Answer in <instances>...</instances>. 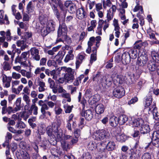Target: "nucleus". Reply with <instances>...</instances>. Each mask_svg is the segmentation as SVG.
<instances>
[{"mask_svg": "<svg viewBox=\"0 0 159 159\" xmlns=\"http://www.w3.org/2000/svg\"><path fill=\"white\" fill-rule=\"evenodd\" d=\"M65 79L69 83L72 82L74 79V76H70L69 75L65 74L64 76Z\"/></svg>", "mask_w": 159, "mask_h": 159, "instance_id": "a19ab883", "label": "nucleus"}, {"mask_svg": "<svg viewBox=\"0 0 159 159\" xmlns=\"http://www.w3.org/2000/svg\"><path fill=\"white\" fill-rule=\"evenodd\" d=\"M86 54L85 53H80L77 57V60L76 62V68H78L84 59Z\"/></svg>", "mask_w": 159, "mask_h": 159, "instance_id": "dca6fc26", "label": "nucleus"}, {"mask_svg": "<svg viewBox=\"0 0 159 159\" xmlns=\"http://www.w3.org/2000/svg\"><path fill=\"white\" fill-rule=\"evenodd\" d=\"M104 110V107L102 104L101 103L98 104L95 108V112L98 114H101L103 113Z\"/></svg>", "mask_w": 159, "mask_h": 159, "instance_id": "a878e982", "label": "nucleus"}, {"mask_svg": "<svg viewBox=\"0 0 159 159\" xmlns=\"http://www.w3.org/2000/svg\"><path fill=\"white\" fill-rule=\"evenodd\" d=\"M138 144V142H137L130 150L131 159H138L140 156L141 151L140 149H137Z\"/></svg>", "mask_w": 159, "mask_h": 159, "instance_id": "423d86ee", "label": "nucleus"}, {"mask_svg": "<svg viewBox=\"0 0 159 159\" xmlns=\"http://www.w3.org/2000/svg\"><path fill=\"white\" fill-rule=\"evenodd\" d=\"M148 44L146 42H142L141 40H139L136 41L134 46V48L137 49H140L141 48H144L147 46Z\"/></svg>", "mask_w": 159, "mask_h": 159, "instance_id": "aec40b11", "label": "nucleus"}, {"mask_svg": "<svg viewBox=\"0 0 159 159\" xmlns=\"http://www.w3.org/2000/svg\"><path fill=\"white\" fill-rule=\"evenodd\" d=\"M21 75L19 73H16L15 72H13L12 74V77L13 79L17 80L21 78Z\"/></svg>", "mask_w": 159, "mask_h": 159, "instance_id": "052dcab7", "label": "nucleus"}, {"mask_svg": "<svg viewBox=\"0 0 159 159\" xmlns=\"http://www.w3.org/2000/svg\"><path fill=\"white\" fill-rule=\"evenodd\" d=\"M95 42V38L94 37H92L89 38V41L88 42V45L89 47H91Z\"/></svg>", "mask_w": 159, "mask_h": 159, "instance_id": "bf43d9fd", "label": "nucleus"}, {"mask_svg": "<svg viewBox=\"0 0 159 159\" xmlns=\"http://www.w3.org/2000/svg\"><path fill=\"white\" fill-rule=\"evenodd\" d=\"M61 124V121H57L52 123V126H48L46 128L47 133L50 138V142L51 144L54 145L56 144V138L54 133L60 127Z\"/></svg>", "mask_w": 159, "mask_h": 159, "instance_id": "f257e3e1", "label": "nucleus"}, {"mask_svg": "<svg viewBox=\"0 0 159 159\" xmlns=\"http://www.w3.org/2000/svg\"><path fill=\"white\" fill-rule=\"evenodd\" d=\"M55 26V22L52 20L48 21L46 25V27L50 32L53 31L54 30Z\"/></svg>", "mask_w": 159, "mask_h": 159, "instance_id": "bb28decb", "label": "nucleus"}, {"mask_svg": "<svg viewBox=\"0 0 159 159\" xmlns=\"http://www.w3.org/2000/svg\"><path fill=\"white\" fill-rule=\"evenodd\" d=\"M77 7L76 5L73 3L69 8V11L70 13L74 14L75 13Z\"/></svg>", "mask_w": 159, "mask_h": 159, "instance_id": "37998d69", "label": "nucleus"}, {"mask_svg": "<svg viewBox=\"0 0 159 159\" xmlns=\"http://www.w3.org/2000/svg\"><path fill=\"white\" fill-rule=\"evenodd\" d=\"M102 24H101L99 23L97 28V30H96V33L98 34V35H101L102 34Z\"/></svg>", "mask_w": 159, "mask_h": 159, "instance_id": "0e129e2a", "label": "nucleus"}, {"mask_svg": "<svg viewBox=\"0 0 159 159\" xmlns=\"http://www.w3.org/2000/svg\"><path fill=\"white\" fill-rule=\"evenodd\" d=\"M55 114L59 115L61 113L62 110L59 107L55 106L54 109Z\"/></svg>", "mask_w": 159, "mask_h": 159, "instance_id": "3c124183", "label": "nucleus"}, {"mask_svg": "<svg viewBox=\"0 0 159 159\" xmlns=\"http://www.w3.org/2000/svg\"><path fill=\"white\" fill-rule=\"evenodd\" d=\"M35 83L37 84L39 86L38 91L39 92H42L45 90V83L39 78H38L37 80H36Z\"/></svg>", "mask_w": 159, "mask_h": 159, "instance_id": "4468645a", "label": "nucleus"}, {"mask_svg": "<svg viewBox=\"0 0 159 159\" xmlns=\"http://www.w3.org/2000/svg\"><path fill=\"white\" fill-rule=\"evenodd\" d=\"M86 12L82 7H81L76 10V16L78 19L80 20H82L86 17Z\"/></svg>", "mask_w": 159, "mask_h": 159, "instance_id": "9d476101", "label": "nucleus"}, {"mask_svg": "<svg viewBox=\"0 0 159 159\" xmlns=\"http://www.w3.org/2000/svg\"><path fill=\"white\" fill-rule=\"evenodd\" d=\"M29 52H24L22 53L20 57H17L15 59V62H20L22 61H26L27 59V56Z\"/></svg>", "mask_w": 159, "mask_h": 159, "instance_id": "4be33fe9", "label": "nucleus"}, {"mask_svg": "<svg viewBox=\"0 0 159 159\" xmlns=\"http://www.w3.org/2000/svg\"><path fill=\"white\" fill-rule=\"evenodd\" d=\"M80 129H75L74 132V135L76 139H78L80 136Z\"/></svg>", "mask_w": 159, "mask_h": 159, "instance_id": "6e6d98bb", "label": "nucleus"}, {"mask_svg": "<svg viewBox=\"0 0 159 159\" xmlns=\"http://www.w3.org/2000/svg\"><path fill=\"white\" fill-rule=\"evenodd\" d=\"M99 23L101 24H102H102H104L103 30L105 32L106 29L109 27V24L108 23L106 20L104 21L103 20H99Z\"/></svg>", "mask_w": 159, "mask_h": 159, "instance_id": "c03bdc74", "label": "nucleus"}, {"mask_svg": "<svg viewBox=\"0 0 159 159\" xmlns=\"http://www.w3.org/2000/svg\"><path fill=\"white\" fill-rule=\"evenodd\" d=\"M38 105L41 106L40 111L42 115L44 116H46L48 115L49 116H51V112L48 111H46L49 109V107L46 103H45V101L40 100L38 102Z\"/></svg>", "mask_w": 159, "mask_h": 159, "instance_id": "39448f33", "label": "nucleus"}, {"mask_svg": "<svg viewBox=\"0 0 159 159\" xmlns=\"http://www.w3.org/2000/svg\"><path fill=\"white\" fill-rule=\"evenodd\" d=\"M140 130L141 134H144L149 133L150 128L148 125L144 124L140 128Z\"/></svg>", "mask_w": 159, "mask_h": 159, "instance_id": "393cba45", "label": "nucleus"}, {"mask_svg": "<svg viewBox=\"0 0 159 159\" xmlns=\"http://www.w3.org/2000/svg\"><path fill=\"white\" fill-rule=\"evenodd\" d=\"M5 38L7 41H10L12 39V37L11 36V31L10 30H7L5 32Z\"/></svg>", "mask_w": 159, "mask_h": 159, "instance_id": "4c0bfd02", "label": "nucleus"}, {"mask_svg": "<svg viewBox=\"0 0 159 159\" xmlns=\"http://www.w3.org/2000/svg\"><path fill=\"white\" fill-rule=\"evenodd\" d=\"M151 56L153 60L157 63L159 62V52L152 51L151 52Z\"/></svg>", "mask_w": 159, "mask_h": 159, "instance_id": "2f4dec72", "label": "nucleus"}, {"mask_svg": "<svg viewBox=\"0 0 159 159\" xmlns=\"http://www.w3.org/2000/svg\"><path fill=\"white\" fill-rule=\"evenodd\" d=\"M128 52L129 55L130 56L131 58L135 59L137 57V51L136 50L130 49L129 50Z\"/></svg>", "mask_w": 159, "mask_h": 159, "instance_id": "473e14b6", "label": "nucleus"}, {"mask_svg": "<svg viewBox=\"0 0 159 159\" xmlns=\"http://www.w3.org/2000/svg\"><path fill=\"white\" fill-rule=\"evenodd\" d=\"M128 120V118L125 115H120L118 118V122L120 125L124 124Z\"/></svg>", "mask_w": 159, "mask_h": 159, "instance_id": "7c9ffc66", "label": "nucleus"}, {"mask_svg": "<svg viewBox=\"0 0 159 159\" xmlns=\"http://www.w3.org/2000/svg\"><path fill=\"white\" fill-rule=\"evenodd\" d=\"M148 60L146 56H141L138 57L137 63L139 66H143L146 64Z\"/></svg>", "mask_w": 159, "mask_h": 159, "instance_id": "ddd939ff", "label": "nucleus"}, {"mask_svg": "<svg viewBox=\"0 0 159 159\" xmlns=\"http://www.w3.org/2000/svg\"><path fill=\"white\" fill-rule=\"evenodd\" d=\"M67 28L64 23H63L61 25H59L58 30V37L62 36V38L65 39L68 44L71 42V39L66 36Z\"/></svg>", "mask_w": 159, "mask_h": 159, "instance_id": "20e7f679", "label": "nucleus"}, {"mask_svg": "<svg viewBox=\"0 0 159 159\" xmlns=\"http://www.w3.org/2000/svg\"><path fill=\"white\" fill-rule=\"evenodd\" d=\"M0 34L2 36V37H0V43L3 42L6 39L5 38V32L3 31H1L0 32Z\"/></svg>", "mask_w": 159, "mask_h": 159, "instance_id": "69168bd1", "label": "nucleus"}, {"mask_svg": "<svg viewBox=\"0 0 159 159\" xmlns=\"http://www.w3.org/2000/svg\"><path fill=\"white\" fill-rule=\"evenodd\" d=\"M133 24L132 26V28L133 29H138L139 28V25L138 24V21L136 18H134L133 20Z\"/></svg>", "mask_w": 159, "mask_h": 159, "instance_id": "09e8293b", "label": "nucleus"}, {"mask_svg": "<svg viewBox=\"0 0 159 159\" xmlns=\"http://www.w3.org/2000/svg\"><path fill=\"white\" fill-rule=\"evenodd\" d=\"M113 25L114 27V29L117 30V29H120V27L118 24V20L114 19L113 20Z\"/></svg>", "mask_w": 159, "mask_h": 159, "instance_id": "13d9d810", "label": "nucleus"}, {"mask_svg": "<svg viewBox=\"0 0 159 159\" xmlns=\"http://www.w3.org/2000/svg\"><path fill=\"white\" fill-rule=\"evenodd\" d=\"M31 110L33 112V114L36 115L38 114V107L35 105H32L30 107Z\"/></svg>", "mask_w": 159, "mask_h": 159, "instance_id": "de8ad7c7", "label": "nucleus"}, {"mask_svg": "<svg viewBox=\"0 0 159 159\" xmlns=\"http://www.w3.org/2000/svg\"><path fill=\"white\" fill-rule=\"evenodd\" d=\"M64 107L65 109V112L66 113H70L71 111L73 106L64 105Z\"/></svg>", "mask_w": 159, "mask_h": 159, "instance_id": "680f3d73", "label": "nucleus"}, {"mask_svg": "<svg viewBox=\"0 0 159 159\" xmlns=\"http://www.w3.org/2000/svg\"><path fill=\"white\" fill-rule=\"evenodd\" d=\"M32 34L31 32H27L24 34V38L26 40L29 39L30 40H32Z\"/></svg>", "mask_w": 159, "mask_h": 159, "instance_id": "a18cd8bd", "label": "nucleus"}, {"mask_svg": "<svg viewBox=\"0 0 159 159\" xmlns=\"http://www.w3.org/2000/svg\"><path fill=\"white\" fill-rule=\"evenodd\" d=\"M23 94H24L23 97V100L26 102V104L28 105L30 104V100L29 97L27 94H24V93H23Z\"/></svg>", "mask_w": 159, "mask_h": 159, "instance_id": "603ef678", "label": "nucleus"}, {"mask_svg": "<svg viewBox=\"0 0 159 159\" xmlns=\"http://www.w3.org/2000/svg\"><path fill=\"white\" fill-rule=\"evenodd\" d=\"M30 53L33 58L39 61L40 59V56L39 55V50L35 48H31L30 49Z\"/></svg>", "mask_w": 159, "mask_h": 159, "instance_id": "f8f14e48", "label": "nucleus"}, {"mask_svg": "<svg viewBox=\"0 0 159 159\" xmlns=\"http://www.w3.org/2000/svg\"><path fill=\"white\" fill-rule=\"evenodd\" d=\"M148 110H151L148 112V114L152 113L153 118L156 120H159V114L157 111V109L156 107L153 106L152 107L148 108Z\"/></svg>", "mask_w": 159, "mask_h": 159, "instance_id": "2eb2a0df", "label": "nucleus"}, {"mask_svg": "<svg viewBox=\"0 0 159 159\" xmlns=\"http://www.w3.org/2000/svg\"><path fill=\"white\" fill-rule=\"evenodd\" d=\"M97 60V54L92 53L91 55L90 63L91 64Z\"/></svg>", "mask_w": 159, "mask_h": 159, "instance_id": "338daca9", "label": "nucleus"}, {"mask_svg": "<svg viewBox=\"0 0 159 159\" xmlns=\"http://www.w3.org/2000/svg\"><path fill=\"white\" fill-rule=\"evenodd\" d=\"M20 113V117L22 118L24 120H26L29 117L28 113L25 111H23L21 112Z\"/></svg>", "mask_w": 159, "mask_h": 159, "instance_id": "864d4df0", "label": "nucleus"}, {"mask_svg": "<svg viewBox=\"0 0 159 159\" xmlns=\"http://www.w3.org/2000/svg\"><path fill=\"white\" fill-rule=\"evenodd\" d=\"M52 2L50 3L51 5H52V8L54 10L56 16L59 20L61 21V19L60 18V16L58 13V11L57 9V7L55 5H59L60 6V1L58 0H52Z\"/></svg>", "mask_w": 159, "mask_h": 159, "instance_id": "1a4fd4ad", "label": "nucleus"}, {"mask_svg": "<svg viewBox=\"0 0 159 159\" xmlns=\"http://www.w3.org/2000/svg\"><path fill=\"white\" fill-rule=\"evenodd\" d=\"M54 135H55L56 139H57L58 140L61 142L64 141L62 130L61 129H58L54 133Z\"/></svg>", "mask_w": 159, "mask_h": 159, "instance_id": "5701e85b", "label": "nucleus"}, {"mask_svg": "<svg viewBox=\"0 0 159 159\" xmlns=\"http://www.w3.org/2000/svg\"><path fill=\"white\" fill-rule=\"evenodd\" d=\"M21 119H20V120L16 124L15 126L16 128L20 129H24L25 127V125L22 121H20Z\"/></svg>", "mask_w": 159, "mask_h": 159, "instance_id": "f704fd0d", "label": "nucleus"}, {"mask_svg": "<svg viewBox=\"0 0 159 159\" xmlns=\"http://www.w3.org/2000/svg\"><path fill=\"white\" fill-rule=\"evenodd\" d=\"M39 20L41 24H43L44 26L43 27H41V32L43 36H45L47 35L50 32V31L46 27V24L44 22H46L47 20L46 18H44L43 20V17L42 16H40L39 17Z\"/></svg>", "mask_w": 159, "mask_h": 159, "instance_id": "0eeeda50", "label": "nucleus"}, {"mask_svg": "<svg viewBox=\"0 0 159 159\" xmlns=\"http://www.w3.org/2000/svg\"><path fill=\"white\" fill-rule=\"evenodd\" d=\"M109 121L110 125L112 127H116L119 123L118 118L115 116H111Z\"/></svg>", "mask_w": 159, "mask_h": 159, "instance_id": "b1692460", "label": "nucleus"}, {"mask_svg": "<svg viewBox=\"0 0 159 159\" xmlns=\"http://www.w3.org/2000/svg\"><path fill=\"white\" fill-rule=\"evenodd\" d=\"M105 145L104 143H100L97 146V149L99 153H100L104 150L105 148Z\"/></svg>", "mask_w": 159, "mask_h": 159, "instance_id": "e433bc0d", "label": "nucleus"}, {"mask_svg": "<svg viewBox=\"0 0 159 159\" xmlns=\"http://www.w3.org/2000/svg\"><path fill=\"white\" fill-rule=\"evenodd\" d=\"M0 23L6 24H9L7 16L6 14H4V11L3 10H0Z\"/></svg>", "mask_w": 159, "mask_h": 159, "instance_id": "6ab92c4d", "label": "nucleus"}, {"mask_svg": "<svg viewBox=\"0 0 159 159\" xmlns=\"http://www.w3.org/2000/svg\"><path fill=\"white\" fill-rule=\"evenodd\" d=\"M111 5V2L110 0L103 1V5L104 8H106L107 7H110Z\"/></svg>", "mask_w": 159, "mask_h": 159, "instance_id": "49530a36", "label": "nucleus"}, {"mask_svg": "<svg viewBox=\"0 0 159 159\" xmlns=\"http://www.w3.org/2000/svg\"><path fill=\"white\" fill-rule=\"evenodd\" d=\"M116 138L117 141L123 142L127 139L126 136L124 134H118L116 135Z\"/></svg>", "mask_w": 159, "mask_h": 159, "instance_id": "c756f323", "label": "nucleus"}, {"mask_svg": "<svg viewBox=\"0 0 159 159\" xmlns=\"http://www.w3.org/2000/svg\"><path fill=\"white\" fill-rule=\"evenodd\" d=\"M152 98L151 97L147 98L146 100L145 110L148 111V112L151 111V110H148V108L153 106L156 107L155 103L152 102Z\"/></svg>", "mask_w": 159, "mask_h": 159, "instance_id": "412c9836", "label": "nucleus"}, {"mask_svg": "<svg viewBox=\"0 0 159 159\" xmlns=\"http://www.w3.org/2000/svg\"><path fill=\"white\" fill-rule=\"evenodd\" d=\"M97 146L96 143L93 141H91L88 145V147L91 150H93L97 148Z\"/></svg>", "mask_w": 159, "mask_h": 159, "instance_id": "58836bf2", "label": "nucleus"}, {"mask_svg": "<svg viewBox=\"0 0 159 159\" xmlns=\"http://www.w3.org/2000/svg\"><path fill=\"white\" fill-rule=\"evenodd\" d=\"M158 65L154 62L149 61L147 65V67L148 70L151 71H154L156 70Z\"/></svg>", "mask_w": 159, "mask_h": 159, "instance_id": "c85d7f7f", "label": "nucleus"}, {"mask_svg": "<svg viewBox=\"0 0 159 159\" xmlns=\"http://www.w3.org/2000/svg\"><path fill=\"white\" fill-rule=\"evenodd\" d=\"M61 96L63 98H66L67 99V101L68 102H70L71 101V98L70 97V95L69 93H66V92H65V93H63L61 94Z\"/></svg>", "mask_w": 159, "mask_h": 159, "instance_id": "8fccbe9b", "label": "nucleus"}, {"mask_svg": "<svg viewBox=\"0 0 159 159\" xmlns=\"http://www.w3.org/2000/svg\"><path fill=\"white\" fill-rule=\"evenodd\" d=\"M27 9L28 13L32 12L34 11V7L32 4V2H29L27 5Z\"/></svg>", "mask_w": 159, "mask_h": 159, "instance_id": "79ce46f5", "label": "nucleus"}, {"mask_svg": "<svg viewBox=\"0 0 159 159\" xmlns=\"http://www.w3.org/2000/svg\"><path fill=\"white\" fill-rule=\"evenodd\" d=\"M151 155L149 153H144L142 156V159H151Z\"/></svg>", "mask_w": 159, "mask_h": 159, "instance_id": "774afa93", "label": "nucleus"}, {"mask_svg": "<svg viewBox=\"0 0 159 159\" xmlns=\"http://www.w3.org/2000/svg\"><path fill=\"white\" fill-rule=\"evenodd\" d=\"M82 116H84L86 119L88 121L91 120L92 118L93 115L92 111L89 110H87L82 112Z\"/></svg>", "mask_w": 159, "mask_h": 159, "instance_id": "a211bd4d", "label": "nucleus"}, {"mask_svg": "<svg viewBox=\"0 0 159 159\" xmlns=\"http://www.w3.org/2000/svg\"><path fill=\"white\" fill-rule=\"evenodd\" d=\"M122 60L125 61L126 64L129 63L130 61L131 57L128 52H124L122 55Z\"/></svg>", "mask_w": 159, "mask_h": 159, "instance_id": "cd10ccee", "label": "nucleus"}, {"mask_svg": "<svg viewBox=\"0 0 159 159\" xmlns=\"http://www.w3.org/2000/svg\"><path fill=\"white\" fill-rule=\"evenodd\" d=\"M63 57V55L61 52H59L58 53L56 56L55 59L56 61L58 62H60L62 59Z\"/></svg>", "mask_w": 159, "mask_h": 159, "instance_id": "ea45409f", "label": "nucleus"}, {"mask_svg": "<svg viewBox=\"0 0 159 159\" xmlns=\"http://www.w3.org/2000/svg\"><path fill=\"white\" fill-rule=\"evenodd\" d=\"M125 94L124 89L122 87H119L115 89L113 92V95L116 97L119 98L124 96Z\"/></svg>", "mask_w": 159, "mask_h": 159, "instance_id": "6e6552de", "label": "nucleus"}, {"mask_svg": "<svg viewBox=\"0 0 159 159\" xmlns=\"http://www.w3.org/2000/svg\"><path fill=\"white\" fill-rule=\"evenodd\" d=\"M125 13V10L124 8H120V9L119 16L120 18L121 22L123 25H125L129 21V19L126 18Z\"/></svg>", "mask_w": 159, "mask_h": 159, "instance_id": "9b49d317", "label": "nucleus"}, {"mask_svg": "<svg viewBox=\"0 0 159 159\" xmlns=\"http://www.w3.org/2000/svg\"><path fill=\"white\" fill-rule=\"evenodd\" d=\"M94 81H96L98 84L105 88L110 86L112 83V79L110 76H103L97 74L93 79Z\"/></svg>", "mask_w": 159, "mask_h": 159, "instance_id": "f03ea898", "label": "nucleus"}, {"mask_svg": "<svg viewBox=\"0 0 159 159\" xmlns=\"http://www.w3.org/2000/svg\"><path fill=\"white\" fill-rule=\"evenodd\" d=\"M139 10H140L139 11V14H142L143 12V10L142 7L140 6H139V5H137L133 10L135 12Z\"/></svg>", "mask_w": 159, "mask_h": 159, "instance_id": "4d7b16f0", "label": "nucleus"}, {"mask_svg": "<svg viewBox=\"0 0 159 159\" xmlns=\"http://www.w3.org/2000/svg\"><path fill=\"white\" fill-rule=\"evenodd\" d=\"M106 147L108 151H111L114 149L115 144L113 141H110L108 143Z\"/></svg>", "mask_w": 159, "mask_h": 159, "instance_id": "c9c22d12", "label": "nucleus"}, {"mask_svg": "<svg viewBox=\"0 0 159 159\" xmlns=\"http://www.w3.org/2000/svg\"><path fill=\"white\" fill-rule=\"evenodd\" d=\"M48 82L49 84V87L51 89H53L54 87L55 83L54 81L50 78H48Z\"/></svg>", "mask_w": 159, "mask_h": 159, "instance_id": "5fc2aeb1", "label": "nucleus"}, {"mask_svg": "<svg viewBox=\"0 0 159 159\" xmlns=\"http://www.w3.org/2000/svg\"><path fill=\"white\" fill-rule=\"evenodd\" d=\"M109 136V133L107 131L102 129L95 132L93 135V138L95 140L100 141L108 139Z\"/></svg>", "mask_w": 159, "mask_h": 159, "instance_id": "7ed1b4c3", "label": "nucleus"}, {"mask_svg": "<svg viewBox=\"0 0 159 159\" xmlns=\"http://www.w3.org/2000/svg\"><path fill=\"white\" fill-rule=\"evenodd\" d=\"M96 95H94L93 97L92 96L90 97L89 101L90 102L91 104H94L98 101V100L96 98Z\"/></svg>", "mask_w": 159, "mask_h": 159, "instance_id": "e2e57ef3", "label": "nucleus"}, {"mask_svg": "<svg viewBox=\"0 0 159 159\" xmlns=\"http://www.w3.org/2000/svg\"><path fill=\"white\" fill-rule=\"evenodd\" d=\"M21 102V98H17L16 102V107L15 108V111L20 110L21 108L20 104Z\"/></svg>", "mask_w": 159, "mask_h": 159, "instance_id": "72a5a7b5", "label": "nucleus"}, {"mask_svg": "<svg viewBox=\"0 0 159 159\" xmlns=\"http://www.w3.org/2000/svg\"><path fill=\"white\" fill-rule=\"evenodd\" d=\"M144 124L143 120L140 118L135 119L132 122L133 127L140 128Z\"/></svg>", "mask_w": 159, "mask_h": 159, "instance_id": "f3484780", "label": "nucleus"}]
</instances>
